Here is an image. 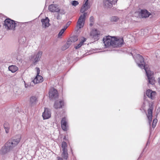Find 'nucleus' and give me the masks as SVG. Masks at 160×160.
Here are the masks:
<instances>
[{
  "label": "nucleus",
  "instance_id": "f257e3e1",
  "mask_svg": "<svg viewBox=\"0 0 160 160\" xmlns=\"http://www.w3.org/2000/svg\"><path fill=\"white\" fill-rule=\"evenodd\" d=\"M88 0H85V3L83 5L80 9L81 13H83L79 17L77 22V26H78L79 28H82L84 25L86 16L87 15V12H85L90 8V6L88 5Z\"/></svg>",
  "mask_w": 160,
  "mask_h": 160
},
{
  "label": "nucleus",
  "instance_id": "f03ea898",
  "mask_svg": "<svg viewBox=\"0 0 160 160\" xmlns=\"http://www.w3.org/2000/svg\"><path fill=\"white\" fill-rule=\"evenodd\" d=\"M135 61L138 66L141 69H144L145 71L148 69V66L145 64L144 58L140 54L137 55Z\"/></svg>",
  "mask_w": 160,
  "mask_h": 160
},
{
  "label": "nucleus",
  "instance_id": "7ed1b4c3",
  "mask_svg": "<svg viewBox=\"0 0 160 160\" xmlns=\"http://www.w3.org/2000/svg\"><path fill=\"white\" fill-rule=\"evenodd\" d=\"M21 138V136L20 135H17L11 140H8L7 142V144L11 146V148L13 149V148L16 146L20 142Z\"/></svg>",
  "mask_w": 160,
  "mask_h": 160
},
{
  "label": "nucleus",
  "instance_id": "20e7f679",
  "mask_svg": "<svg viewBox=\"0 0 160 160\" xmlns=\"http://www.w3.org/2000/svg\"><path fill=\"white\" fill-rule=\"evenodd\" d=\"M3 25L7 29L15 30L17 24L15 23L14 21L8 18L5 20Z\"/></svg>",
  "mask_w": 160,
  "mask_h": 160
},
{
  "label": "nucleus",
  "instance_id": "39448f33",
  "mask_svg": "<svg viewBox=\"0 0 160 160\" xmlns=\"http://www.w3.org/2000/svg\"><path fill=\"white\" fill-rule=\"evenodd\" d=\"M49 97L51 100H55L58 98V93L57 90L54 88H51L49 91Z\"/></svg>",
  "mask_w": 160,
  "mask_h": 160
},
{
  "label": "nucleus",
  "instance_id": "423d86ee",
  "mask_svg": "<svg viewBox=\"0 0 160 160\" xmlns=\"http://www.w3.org/2000/svg\"><path fill=\"white\" fill-rule=\"evenodd\" d=\"M113 42H112V47H121L123 44V39L122 38L117 39L115 37H113Z\"/></svg>",
  "mask_w": 160,
  "mask_h": 160
},
{
  "label": "nucleus",
  "instance_id": "0eeeda50",
  "mask_svg": "<svg viewBox=\"0 0 160 160\" xmlns=\"http://www.w3.org/2000/svg\"><path fill=\"white\" fill-rule=\"evenodd\" d=\"M35 69L37 70V74L35 78L33 80V82L35 84H37L42 82L43 81V79L42 76L39 75L40 72L39 68L36 67Z\"/></svg>",
  "mask_w": 160,
  "mask_h": 160
},
{
  "label": "nucleus",
  "instance_id": "6e6552de",
  "mask_svg": "<svg viewBox=\"0 0 160 160\" xmlns=\"http://www.w3.org/2000/svg\"><path fill=\"white\" fill-rule=\"evenodd\" d=\"M103 41L104 45L106 47H108L111 46L112 47V42H113V37L110 36H106L103 38Z\"/></svg>",
  "mask_w": 160,
  "mask_h": 160
},
{
  "label": "nucleus",
  "instance_id": "1a4fd4ad",
  "mask_svg": "<svg viewBox=\"0 0 160 160\" xmlns=\"http://www.w3.org/2000/svg\"><path fill=\"white\" fill-rule=\"evenodd\" d=\"M118 0H104L103 5L106 8H111L117 2Z\"/></svg>",
  "mask_w": 160,
  "mask_h": 160
},
{
  "label": "nucleus",
  "instance_id": "9d476101",
  "mask_svg": "<svg viewBox=\"0 0 160 160\" xmlns=\"http://www.w3.org/2000/svg\"><path fill=\"white\" fill-rule=\"evenodd\" d=\"M12 149L11 146L7 144L6 142L1 148L0 150V153L2 155H4Z\"/></svg>",
  "mask_w": 160,
  "mask_h": 160
},
{
  "label": "nucleus",
  "instance_id": "9b49d317",
  "mask_svg": "<svg viewBox=\"0 0 160 160\" xmlns=\"http://www.w3.org/2000/svg\"><path fill=\"white\" fill-rule=\"evenodd\" d=\"M67 146L66 142L64 141L62 142V147L63 151L62 156L65 159H67L68 157Z\"/></svg>",
  "mask_w": 160,
  "mask_h": 160
},
{
  "label": "nucleus",
  "instance_id": "f8f14e48",
  "mask_svg": "<svg viewBox=\"0 0 160 160\" xmlns=\"http://www.w3.org/2000/svg\"><path fill=\"white\" fill-rule=\"evenodd\" d=\"M145 71L148 79V83L152 85L154 84L155 82L154 78L152 75L150 71L148 70V69L146 70Z\"/></svg>",
  "mask_w": 160,
  "mask_h": 160
},
{
  "label": "nucleus",
  "instance_id": "ddd939ff",
  "mask_svg": "<svg viewBox=\"0 0 160 160\" xmlns=\"http://www.w3.org/2000/svg\"><path fill=\"white\" fill-rule=\"evenodd\" d=\"M153 110V105L152 104L149 106V108L148 109V114L147 116L148 120V122L150 125H151V123L152 119V112Z\"/></svg>",
  "mask_w": 160,
  "mask_h": 160
},
{
  "label": "nucleus",
  "instance_id": "4468645a",
  "mask_svg": "<svg viewBox=\"0 0 160 160\" xmlns=\"http://www.w3.org/2000/svg\"><path fill=\"white\" fill-rule=\"evenodd\" d=\"M51 110L48 108H44V112L42 114V117L43 119H48L51 117Z\"/></svg>",
  "mask_w": 160,
  "mask_h": 160
},
{
  "label": "nucleus",
  "instance_id": "2eb2a0df",
  "mask_svg": "<svg viewBox=\"0 0 160 160\" xmlns=\"http://www.w3.org/2000/svg\"><path fill=\"white\" fill-rule=\"evenodd\" d=\"M42 53V51H39L37 53H35L34 54L33 58H34L33 63L34 64H35L37 62L40 60Z\"/></svg>",
  "mask_w": 160,
  "mask_h": 160
},
{
  "label": "nucleus",
  "instance_id": "dca6fc26",
  "mask_svg": "<svg viewBox=\"0 0 160 160\" xmlns=\"http://www.w3.org/2000/svg\"><path fill=\"white\" fill-rule=\"evenodd\" d=\"M61 127L62 130L67 131L68 129V126L67 125V122L65 117L63 118L61 121Z\"/></svg>",
  "mask_w": 160,
  "mask_h": 160
},
{
  "label": "nucleus",
  "instance_id": "f3484780",
  "mask_svg": "<svg viewBox=\"0 0 160 160\" xmlns=\"http://www.w3.org/2000/svg\"><path fill=\"white\" fill-rule=\"evenodd\" d=\"M147 96L152 99H153L156 95L155 92L152 91V90L148 89L146 92Z\"/></svg>",
  "mask_w": 160,
  "mask_h": 160
},
{
  "label": "nucleus",
  "instance_id": "a211bd4d",
  "mask_svg": "<svg viewBox=\"0 0 160 160\" xmlns=\"http://www.w3.org/2000/svg\"><path fill=\"white\" fill-rule=\"evenodd\" d=\"M49 22V20L48 17H46L45 19H42L41 22L42 23V27L45 28L48 27L50 25Z\"/></svg>",
  "mask_w": 160,
  "mask_h": 160
},
{
  "label": "nucleus",
  "instance_id": "6ab92c4d",
  "mask_svg": "<svg viewBox=\"0 0 160 160\" xmlns=\"http://www.w3.org/2000/svg\"><path fill=\"white\" fill-rule=\"evenodd\" d=\"M64 105V102L62 100H61L58 102L56 101L55 102L54 107L55 109H58L62 108V106Z\"/></svg>",
  "mask_w": 160,
  "mask_h": 160
},
{
  "label": "nucleus",
  "instance_id": "aec40b11",
  "mask_svg": "<svg viewBox=\"0 0 160 160\" xmlns=\"http://www.w3.org/2000/svg\"><path fill=\"white\" fill-rule=\"evenodd\" d=\"M37 101V98L36 96H32L30 99L29 104L30 106L32 107L35 105Z\"/></svg>",
  "mask_w": 160,
  "mask_h": 160
},
{
  "label": "nucleus",
  "instance_id": "412c9836",
  "mask_svg": "<svg viewBox=\"0 0 160 160\" xmlns=\"http://www.w3.org/2000/svg\"><path fill=\"white\" fill-rule=\"evenodd\" d=\"M151 14V13L146 10H142L141 11V15L142 18L148 17Z\"/></svg>",
  "mask_w": 160,
  "mask_h": 160
},
{
  "label": "nucleus",
  "instance_id": "4be33fe9",
  "mask_svg": "<svg viewBox=\"0 0 160 160\" xmlns=\"http://www.w3.org/2000/svg\"><path fill=\"white\" fill-rule=\"evenodd\" d=\"M99 35V34L98 33V32L97 30H95L92 31L91 33V36L92 37V38L94 40L98 39Z\"/></svg>",
  "mask_w": 160,
  "mask_h": 160
},
{
  "label": "nucleus",
  "instance_id": "5701e85b",
  "mask_svg": "<svg viewBox=\"0 0 160 160\" xmlns=\"http://www.w3.org/2000/svg\"><path fill=\"white\" fill-rule=\"evenodd\" d=\"M58 8H57L56 5L52 4L48 6V10L52 12H57Z\"/></svg>",
  "mask_w": 160,
  "mask_h": 160
},
{
  "label": "nucleus",
  "instance_id": "b1692460",
  "mask_svg": "<svg viewBox=\"0 0 160 160\" xmlns=\"http://www.w3.org/2000/svg\"><path fill=\"white\" fill-rule=\"evenodd\" d=\"M78 37L76 35H74L68 39V41L70 43L74 42L78 40Z\"/></svg>",
  "mask_w": 160,
  "mask_h": 160
},
{
  "label": "nucleus",
  "instance_id": "393cba45",
  "mask_svg": "<svg viewBox=\"0 0 160 160\" xmlns=\"http://www.w3.org/2000/svg\"><path fill=\"white\" fill-rule=\"evenodd\" d=\"M26 41L25 38L24 37H22L20 38L19 39V42L20 44V45L19 46V47L18 49V50L21 51V47H22V44L24 42Z\"/></svg>",
  "mask_w": 160,
  "mask_h": 160
},
{
  "label": "nucleus",
  "instance_id": "a878e982",
  "mask_svg": "<svg viewBox=\"0 0 160 160\" xmlns=\"http://www.w3.org/2000/svg\"><path fill=\"white\" fill-rule=\"evenodd\" d=\"M18 68L14 65H11L8 67V69L12 72H14L18 70Z\"/></svg>",
  "mask_w": 160,
  "mask_h": 160
},
{
  "label": "nucleus",
  "instance_id": "bb28decb",
  "mask_svg": "<svg viewBox=\"0 0 160 160\" xmlns=\"http://www.w3.org/2000/svg\"><path fill=\"white\" fill-rule=\"evenodd\" d=\"M3 127L5 130L6 133H8L9 132V130L10 129V125L9 123L8 122H5L4 125Z\"/></svg>",
  "mask_w": 160,
  "mask_h": 160
},
{
  "label": "nucleus",
  "instance_id": "cd10ccee",
  "mask_svg": "<svg viewBox=\"0 0 160 160\" xmlns=\"http://www.w3.org/2000/svg\"><path fill=\"white\" fill-rule=\"evenodd\" d=\"M71 44V43L69 42L68 41L67 43L65 44L62 47V50H64L66 49L67 48H69V47L70 46Z\"/></svg>",
  "mask_w": 160,
  "mask_h": 160
},
{
  "label": "nucleus",
  "instance_id": "c85d7f7f",
  "mask_svg": "<svg viewBox=\"0 0 160 160\" xmlns=\"http://www.w3.org/2000/svg\"><path fill=\"white\" fill-rule=\"evenodd\" d=\"M119 18L117 16H112L110 18V21L112 22H117L119 19Z\"/></svg>",
  "mask_w": 160,
  "mask_h": 160
},
{
  "label": "nucleus",
  "instance_id": "c756f323",
  "mask_svg": "<svg viewBox=\"0 0 160 160\" xmlns=\"http://www.w3.org/2000/svg\"><path fill=\"white\" fill-rule=\"evenodd\" d=\"M57 12H58V14H61V15H63L65 14V11L62 9H59L58 8V9H57Z\"/></svg>",
  "mask_w": 160,
  "mask_h": 160
},
{
  "label": "nucleus",
  "instance_id": "7c9ffc66",
  "mask_svg": "<svg viewBox=\"0 0 160 160\" xmlns=\"http://www.w3.org/2000/svg\"><path fill=\"white\" fill-rule=\"evenodd\" d=\"M157 121L158 120L157 119H153L152 125V127L153 128H154L155 127Z\"/></svg>",
  "mask_w": 160,
  "mask_h": 160
},
{
  "label": "nucleus",
  "instance_id": "2f4dec72",
  "mask_svg": "<svg viewBox=\"0 0 160 160\" xmlns=\"http://www.w3.org/2000/svg\"><path fill=\"white\" fill-rule=\"evenodd\" d=\"M71 4L72 5L76 6L79 4V3L78 1L74 0L72 2Z\"/></svg>",
  "mask_w": 160,
  "mask_h": 160
},
{
  "label": "nucleus",
  "instance_id": "473e14b6",
  "mask_svg": "<svg viewBox=\"0 0 160 160\" xmlns=\"http://www.w3.org/2000/svg\"><path fill=\"white\" fill-rule=\"evenodd\" d=\"M65 29H62L60 31V32H59L58 34V36L59 37H60V36H62L63 33L65 31Z\"/></svg>",
  "mask_w": 160,
  "mask_h": 160
},
{
  "label": "nucleus",
  "instance_id": "72a5a7b5",
  "mask_svg": "<svg viewBox=\"0 0 160 160\" xmlns=\"http://www.w3.org/2000/svg\"><path fill=\"white\" fill-rule=\"evenodd\" d=\"M89 21L90 22L94 23V17L92 16L90 17Z\"/></svg>",
  "mask_w": 160,
  "mask_h": 160
},
{
  "label": "nucleus",
  "instance_id": "f704fd0d",
  "mask_svg": "<svg viewBox=\"0 0 160 160\" xmlns=\"http://www.w3.org/2000/svg\"><path fill=\"white\" fill-rule=\"evenodd\" d=\"M86 40V39L84 38H83V39L81 41L79 44L81 45H82L83 44L84 42H85Z\"/></svg>",
  "mask_w": 160,
  "mask_h": 160
},
{
  "label": "nucleus",
  "instance_id": "c9c22d12",
  "mask_svg": "<svg viewBox=\"0 0 160 160\" xmlns=\"http://www.w3.org/2000/svg\"><path fill=\"white\" fill-rule=\"evenodd\" d=\"M82 46L79 43L75 47V48L76 49H78L80 48Z\"/></svg>",
  "mask_w": 160,
  "mask_h": 160
},
{
  "label": "nucleus",
  "instance_id": "e433bc0d",
  "mask_svg": "<svg viewBox=\"0 0 160 160\" xmlns=\"http://www.w3.org/2000/svg\"><path fill=\"white\" fill-rule=\"evenodd\" d=\"M62 18V17L60 15V14H58V15L57 17V19L58 20H60Z\"/></svg>",
  "mask_w": 160,
  "mask_h": 160
},
{
  "label": "nucleus",
  "instance_id": "4c0bfd02",
  "mask_svg": "<svg viewBox=\"0 0 160 160\" xmlns=\"http://www.w3.org/2000/svg\"><path fill=\"white\" fill-rule=\"evenodd\" d=\"M71 23V22L70 21H69L66 24V26H67V27H68L69 25Z\"/></svg>",
  "mask_w": 160,
  "mask_h": 160
},
{
  "label": "nucleus",
  "instance_id": "58836bf2",
  "mask_svg": "<svg viewBox=\"0 0 160 160\" xmlns=\"http://www.w3.org/2000/svg\"><path fill=\"white\" fill-rule=\"evenodd\" d=\"M150 142L149 141H148L147 142V143H146V147H145L144 148V149H143V150H144L145 148H146V147H147V146L148 145V144H150Z\"/></svg>",
  "mask_w": 160,
  "mask_h": 160
},
{
  "label": "nucleus",
  "instance_id": "ea45409f",
  "mask_svg": "<svg viewBox=\"0 0 160 160\" xmlns=\"http://www.w3.org/2000/svg\"><path fill=\"white\" fill-rule=\"evenodd\" d=\"M94 23H92V22H91L90 24H89V25L90 26H92V25H93V24Z\"/></svg>",
  "mask_w": 160,
  "mask_h": 160
},
{
  "label": "nucleus",
  "instance_id": "a19ab883",
  "mask_svg": "<svg viewBox=\"0 0 160 160\" xmlns=\"http://www.w3.org/2000/svg\"><path fill=\"white\" fill-rule=\"evenodd\" d=\"M58 160H63V159L62 158L58 157Z\"/></svg>",
  "mask_w": 160,
  "mask_h": 160
},
{
  "label": "nucleus",
  "instance_id": "79ce46f5",
  "mask_svg": "<svg viewBox=\"0 0 160 160\" xmlns=\"http://www.w3.org/2000/svg\"><path fill=\"white\" fill-rule=\"evenodd\" d=\"M68 27H67V26H66L65 27H64V28H63V29H65V30H66V29L67 28H68Z\"/></svg>",
  "mask_w": 160,
  "mask_h": 160
},
{
  "label": "nucleus",
  "instance_id": "37998d69",
  "mask_svg": "<svg viewBox=\"0 0 160 160\" xmlns=\"http://www.w3.org/2000/svg\"><path fill=\"white\" fill-rule=\"evenodd\" d=\"M158 83H159V84H160V78L159 79V80H158Z\"/></svg>",
  "mask_w": 160,
  "mask_h": 160
},
{
  "label": "nucleus",
  "instance_id": "c03bdc74",
  "mask_svg": "<svg viewBox=\"0 0 160 160\" xmlns=\"http://www.w3.org/2000/svg\"><path fill=\"white\" fill-rule=\"evenodd\" d=\"M25 87H27V86H26V85H25Z\"/></svg>",
  "mask_w": 160,
  "mask_h": 160
},
{
  "label": "nucleus",
  "instance_id": "a18cd8bd",
  "mask_svg": "<svg viewBox=\"0 0 160 160\" xmlns=\"http://www.w3.org/2000/svg\"><path fill=\"white\" fill-rule=\"evenodd\" d=\"M25 87H27V86H26V85H25Z\"/></svg>",
  "mask_w": 160,
  "mask_h": 160
},
{
  "label": "nucleus",
  "instance_id": "49530a36",
  "mask_svg": "<svg viewBox=\"0 0 160 160\" xmlns=\"http://www.w3.org/2000/svg\"><path fill=\"white\" fill-rule=\"evenodd\" d=\"M150 130H151V127H150Z\"/></svg>",
  "mask_w": 160,
  "mask_h": 160
},
{
  "label": "nucleus",
  "instance_id": "de8ad7c7",
  "mask_svg": "<svg viewBox=\"0 0 160 160\" xmlns=\"http://www.w3.org/2000/svg\"><path fill=\"white\" fill-rule=\"evenodd\" d=\"M141 155H140V156H139V158H140V157H141Z\"/></svg>",
  "mask_w": 160,
  "mask_h": 160
}]
</instances>
